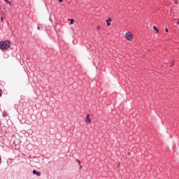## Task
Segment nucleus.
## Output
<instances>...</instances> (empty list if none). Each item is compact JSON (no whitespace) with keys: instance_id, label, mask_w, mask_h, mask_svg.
Listing matches in <instances>:
<instances>
[{"instance_id":"1","label":"nucleus","mask_w":179,"mask_h":179,"mask_svg":"<svg viewBox=\"0 0 179 179\" xmlns=\"http://www.w3.org/2000/svg\"><path fill=\"white\" fill-rule=\"evenodd\" d=\"M9 48H10V41H5L0 42V50L6 51V50H9Z\"/></svg>"},{"instance_id":"2","label":"nucleus","mask_w":179,"mask_h":179,"mask_svg":"<svg viewBox=\"0 0 179 179\" xmlns=\"http://www.w3.org/2000/svg\"><path fill=\"white\" fill-rule=\"evenodd\" d=\"M124 38L128 41H134V34L131 31H127L124 34Z\"/></svg>"},{"instance_id":"3","label":"nucleus","mask_w":179,"mask_h":179,"mask_svg":"<svg viewBox=\"0 0 179 179\" xmlns=\"http://www.w3.org/2000/svg\"><path fill=\"white\" fill-rule=\"evenodd\" d=\"M85 122L87 124H90V122H92V120L90 119L89 115H87V116H86Z\"/></svg>"},{"instance_id":"4","label":"nucleus","mask_w":179,"mask_h":179,"mask_svg":"<svg viewBox=\"0 0 179 179\" xmlns=\"http://www.w3.org/2000/svg\"><path fill=\"white\" fill-rule=\"evenodd\" d=\"M32 173L35 176H37V177H40V176H41V173L40 171H37L36 170H34Z\"/></svg>"},{"instance_id":"5","label":"nucleus","mask_w":179,"mask_h":179,"mask_svg":"<svg viewBox=\"0 0 179 179\" xmlns=\"http://www.w3.org/2000/svg\"><path fill=\"white\" fill-rule=\"evenodd\" d=\"M112 22H113V20L111 18H108V20H106L107 26H110Z\"/></svg>"},{"instance_id":"6","label":"nucleus","mask_w":179,"mask_h":179,"mask_svg":"<svg viewBox=\"0 0 179 179\" xmlns=\"http://www.w3.org/2000/svg\"><path fill=\"white\" fill-rule=\"evenodd\" d=\"M68 21L70 22V24H73V23H75V20H73V19H69Z\"/></svg>"},{"instance_id":"7","label":"nucleus","mask_w":179,"mask_h":179,"mask_svg":"<svg viewBox=\"0 0 179 179\" xmlns=\"http://www.w3.org/2000/svg\"><path fill=\"white\" fill-rule=\"evenodd\" d=\"M154 30L155 31V33H159V29L156 26L153 27Z\"/></svg>"},{"instance_id":"8","label":"nucleus","mask_w":179,"mask_h":179,"mask_svg":"<svg viewBox=\"0 0 179 179\" xmlns=\"http://www.w3.org/2000/svg\"><path fill=\"white\" fill-rule=\"evenodd\" d=\"M5 2H7V3H9V5H10V1L9 0H4Z\"/></svg>"},{"instance_id":"9","label":"nucleus","mask_w":179,"mask_h":179,"mask_svg":"<svg viewBox=\"0 0 179 179\" xmlns=\"http://www.w3.org/2000/svg\"><path fill=\"white\" fill-rule=\"evenodd\" d=\"M173 65H174V63L173 62L169 63V66H173Z\"/></svg>"},{"instance_id":"10","label":"nucleus","mask_w":179,"mask_h":179,"mask_svg":"<svg viewBox=\"0 0 179 179\" xmlns=\"http://www.w3.org/2000/svg\"><path fill=\"white\" fill-rule=\"evenodd\" d=\"M176 5H178V0H175Z\"/></svg>"},{"instance_id":"11","label":"nucleus","mask_w":179,"mask_h":179,"mask_svg":"<svg viewBox=\"0 0 179 179\" xmlns=\"http://www.w3.org/2000/svg\"><path fill=\"white\" fill-rule=\"evenodd\" d=\"M165 31H166V33H169V29L165 28Z\"/></svg>"},{"instance_id":"12","label":"nucleus","mask_w":179,"mask_h":179,"mask_svg":"<svg viewBox=\"0 0 179 179\" xmlns=\"http://www.w3.org/2000/svg\"><path fill=\"white\" fill-rule=\"evenodd\" d=\"M2 96V90H0V97Z\"/></svg>"},{"instance_id":"13","label":"nucleus","mask_w":179,"mask_h":179,"mask_svg":"<svg viewBox=\"0 0 179 179\" xmlns=\"http://www.w3.org/2000/svg\"><path fill=\"white\" fill-rule=\"evenodd\" d=\"M1 22H3V17H1Z\"/></svg>"},{"instance_id":"14","label":"nucleus","mask_w":179,"mask_h":179,"mask_svg":"<svg viewBox=\"0 0 179 179\" xmlns=\"http://www.w3.org/2000/svg\"><path fill=\"white\" fill-rule=\"evenodd\" d=\"M96 29H97V30H100V29H101V28L98 26V27H96Z\"/></svg>"},{"instance_id":"15","label":"nucleus","mask_w":179,"mask_h":179,"mask_svg":"<svg viewBox=\"0 0 179 179\" xmlns=\"http://www.w3.org/2000/svg\"><path fill=\"white\" fill-rule=\"evenodd\" d=\"M59 2H64V0H58Z\"/></svg>"},{"instance_id":"16","label":"nucleus","mask_w":179,"mask_h":179,"mask_svg":"<svg viewBox=\"0 0 179 179\" xmlns=\"http://www.w3.org/2000/svg\"><path fill=\"white\" fill-rule=\"evenodd\" d=\"M37 29H38V30H40V27H38Z\"/></svg>"},{"instance_id":"17","label":"nucleus","mask_w":179,"mask_h":179,"mask_svg":"<svg viewBox=\"0 0 179 179\" xmlns=\"http://www.w3.org/2000/svg\"><path fill=\"white\" fill-rule=\"evenodd\" d=\"M3 117H6V115H5V114H3Z\"/></svg>"},{"instance_id":"18","label":"nucleus","mask_w":179,"mask_h":179,"mask_svg":"<svg viewBox=\"0 0 179 179\" xmlns=\"http://www.w3.org/2000/svg\"><path fill=\"white\" fill-rule=\"evenodd\" d=\"M3 117H6V115H5V114H3Z\"/></svg>"},{"instance_id":"19","label":"nucleus","mask_w":179,"mask_h":179,"mask_svg":"<svg viewBox=\"0 0 179 179\" xmlns=\"http://www.w3.org/2000/svg\"><path fill=\"white\" fill-rule=\"evenodd\" d=\"M82 166H80V169H81Z\"/></svg>"},{"instance_id":"20","label":"nucleus","mask_w":179,"mask_h":179,"mask_svg":"<svg viewBox=\"0 0 179 179\" xmlns=\"http://www.w3.org/2000/svg\"><path fill=\"white\" fill-rule=\"evenodd\" d=\"M0 163H1V157H0Z\"/></svg>"}]
</instances>
